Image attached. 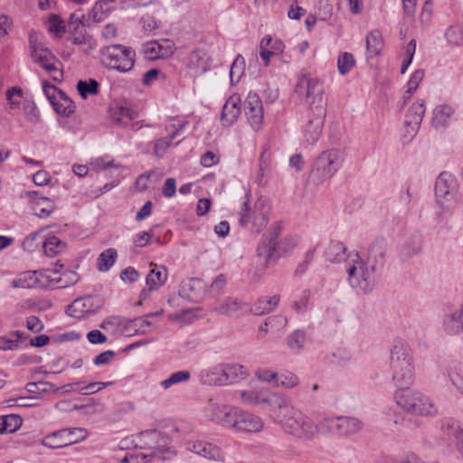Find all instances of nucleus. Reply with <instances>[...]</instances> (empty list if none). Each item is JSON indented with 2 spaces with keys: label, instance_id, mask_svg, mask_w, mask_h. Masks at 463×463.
<instances>
[{
  "label": "nucleus",
  "instance_id": "nucleus-1",
  "mask_svg": "<svg viewBox=\"0 0 463 463\" xmlns=\"http://www.w3.org/2000/svg\"><path fill=\"white\" fill-rule=\"evenodd\" d=\"M283 415H277L276 422L282 430L301 441H311L320 433V427L308 415L288 404Z\"/></svg>",
  "mask_w": 463,
  "mask_h": 463
},
{
  "label": "nucleus",
  "instance_id": "nucleus-2",
  "mask_svg": "<svg viewBox=\"0 0 463 463\" xmlns=\"http://www.w3.org/2000/svg\"><path fill=\"white\" fill-rule=\"evenodd\" d=\"M390 368L392 380L400 388H405L413 382L414 367L412 356L408 345L402 341H394L391 349Z\"/></svg>",
  "mask_w": 463,
  "mask_h": 463
},
{
  "label": "nucleus",
  "instance_id": "nucleus-3",
  "mask_svg": "<svg viewBox=\"0 0 463 463\" xmlns=\"http://www.w3.org/2000/svg\"><path fill=\"white\" fill-rule=\"evenodd\" d=\"M394 398L397 405L409 413L425 417H431L438 413L432 400L420 391L408 387L399 388Z\"/></svg>",
  "mask_w": 463,
  "mask_h": 463
},
{
  "label": "nucleus",
  "instance_id": "nucleus-4",
  "mask_svg": "<svg viewBox=\"0 0 463 463\" xmlns=\"http://www.w3.org/2000/svg\"><path fill=\"white\" fill-rule=\"evenodd\" d=\"M295 92L305 98L306 109L326 107L323 82L303 69L298 76Z\"/></svg>",
  "mask_w": 463,
  "mask_h": 463
},
{
  "label": "nucleus",
  "instance_id": "nucleus-5",
  "mask_svg": "<svg viewBox=\"0 0 463 463\" xmlns=\"http://www.w3.org/2000/svg\"><path fill=\"white\" fill-rule=\"evenodd\" d=\"M135 52L121 44L104 46L99 50L100 63L109 70L119 72L131 71L135 64Z\"/></svg>",
  "mask_w": 463,
  "mask_h": 463
},
{
  "label": "nucleus",
  "instance_id": "nucleus-6",
  "mask_svg": "<svg viewBox=\"0 0 463 463\" xmlns=\"http://www.w3.org/2000/svg\"><path fill=\"white\" fill-rule=\"evenodd\" d=\"M372 267L366 264L358 252H354L352 256V261L346 268L348 274V282L354 288L360 289L364 293L371 292L375 284L374 272Z\"/></svg>",
  "mask_w": 463,
  "mask_h": 463
},
{
  "label": "nucleus",
  "instance_id": "nucleus-7",
  "mask_svg": "<svg viewBox=\"0 0 463 463\" xmlns=\"http://www.w3.org/2000/svg\"><path fill=\"white\" fill-rule=\"evenodd\" d=\"M343 152L331 148L322 152L316 159L312 174L320 181L332 177L342 166Z\"/></svg>",
  "mask_w": 463,
  "mask_h": 463
},
{
  "label": "nucleus",
  "instance_id": "nucleus-8",
  "mask_svg": "<svg viewBox=\"0 0 463 463\" xmlns=\"http://www.w3.org/2000/svg\"><path fill=\"white\" fill-rule=\"evenodd\" d=\"M269 222V208L265 206L262 201H257L254 207L251 208L250 204L249 196L246 195V200L242 203L239 222L241 226H247L251 223L252 229L259 232L266 227Z\"/></svg>",
  "mask_w": 463,
  "mask_h": 463
},
{
  "label": "nucleus",
  "instance_id": "nucleus-9",
  "mask_svg": "<svg viewBox=\"0 0 463 463\" xmlns=\"http://www.w3.org/2000/svg\"><path fill=\"white\" fill-rule=\"evenodd\" d=\"M243 403L250 406L266 405L270 410H281L288 407V399L282 394L268 393L261 390L241 391L240 392Z\"/></svg>",
  "mask_w": 463,
  "mask_h": 463
},
{
  "label": "nucleus",
  "instance_id": "nucleus-10",
  "mask_svg": "<svg viewBox=\"0 0 463 463\" xmlns=\"http://www.w3.org/2000/svg\"><path fill=\"white\" fill-rule=\"evenodd\" d=\"M88 432L83 428L61 429L45 436L42 444L47 448L56 449L64 448L83 440Z\"/></svg>",
  "mask_w": 463,
  "mask_h": 463
},
{
  "label": "nucleus",
  "instance_id": "nucleus-11",
  "mask_svg": "<svg viewBox=\"0 0 463 463\" xmlns=\"http://www.w3.org/2000/svg\"><path fill=\"white\" fill-rule=\"evenodd\" d=\"M326 116V107L306 109L302 129L304 137L307 143L313 145L319 139Z\"/></svg>",
  "mask_w": 463,
  "mask_h": 463
},
{
  "label": "nucleus",
  "instance_id": "nucleus-12",
  "mask_svg": "<svg viewBox=\"0 0 463 463\" xmlns=\"http://www.w3.org/2000/svg\"><path fill=\"white\" fill-rule=\"evenodd\" d=\"M456 194L455 178L447 173H441L435 183V196L438 203L443 209H452L455 204Z\"/></svg>",
  "mask_w": 463,
  "mask_h": 463
},
{
  "label": "nucleus",
  "instance_id": "nucleus-13",
  "mask_svg": "<svg viewBox=\"0 0 463 463\" xmlns=\"http://www.w3.org/2000/svg\"><path fill=\"white\" fill-rule=\"evenodd\" d=\"M280 232V225L279 223H275L270 227L268 232L263 235L262 240L258 245L257 255L258 257L263 258L266 263L276 261L280 256L282 249L278 243V238ZM283 251L286 252L284 250Z\"/></svg>",
  "mask_w": 463,
  "mask_h": 463
},
{
  "label": "nucleus",
  "instance_id": "nucleus-14",
  "mask_svg": "<svg viewBox=\"0 0 463 463\" xmlns=\"http://www.w3.org/2000/svg\"><path fill=\"white\" fill-rule=\"evenodd\" d=\"M104 301L99 296H85L78 298L66 307V314L80 319L95 313L103 306Z\"/></svg>",
  "mask_w": 463,
  "mask_h": 463
},
{
  "label": "nucleus",
  "instance_id": "nucleus-15",
  "mask_svg": "<svg viewBox=\"0 0 463 463\" xmlns=\"http://www.w3.org/2000/svg\"><path fill=\"white\" fill-rule=\"evenodd\" d=\"M230 428L235 431L257 433L263 430L264 422L259 416L237 407Z\"/></svg>",
  "mask_w": 463,
  "mask_h": 463
},
{
  "label": "nucleus",
  "instance_id": "nucleus-16",
  "mask_svg": "<svg viewBox=\"0 0 463 463\" xmlns=\"http://www.w3.org/2000/svg\"><path fill=\"white\" fill-rule=\"evenodd\" d=\"M320 424H327L332 433L340 436L353 435L361 430L364 425L358 418L347 416L325 419Z\"/></svg>",
  "mask_w": 463,
  "mask_h": 463
},
{
  "label": "nucleus",
  "instance_id": "nucleus-17",
  "mask_svg": "<svg viewBox=\"0 0 463 463\" xmlns=\"http://www.w3.org/2000/svg\"><path fill=\"white\" fill-rule=\"evenodd\" d=\"M236 408L210 398L205 408V413L210 420L222 427L230 428Z\"/></svg>",
  "mask_w": 463,
  "mask_h": 463
},
{
  "label": "nucleus",
  "instance_id": "nucleus-18",
  "mask_svg": "<svg viewBox=\"0 0 463 463\" xmlns=\"http://www.w3.org/2000/svg\"><path fill=\"white\" fill-rule=\"evenodd\" d=\"M59 269L52 270L50 269L39 271H26L20 275V277L12 281L14 288H30L37 286L45 287L48 285L44 279L51 278L52 273H58Z\"/></svg>",
  "mask_w": 463,
  "mask_h": 463
},
{
  "label": "nucleus",
  "instance_id": "nucleus-19",
  "mask_svg": "<svg viewBox=\"0 0 463 463\" xmlns=\"http://www.w3.org/2000/svg\"><path fill=\"white\" fill-rule=\"evenodd\" d=\"M33 61L39 64L54 81H61L63 77L62 71L58 68L61 64L56 56L48 49L39 50V52L31 56Z\"/></svg>",
  "mask_w": 463,
  "mask_h": 463
},
{
  "label": "nucleus",
  "instance_id": "nucleus-20",
  "mask_svg": "<svg viewBox=\"0 0 463 463\" xmlns=\"http://www.w3.org/2000/svg\"><path fill=\"white\" fill-rule=\"evenodd\" d=\"M69 41L75 45L91 46V36L86 33L85 24L76 13L71 14L69 21Z\"/></svg>",
  "mask_w": 463,
  "mask_h": 463
},
{
  "label": "nucleus",
  "instance_id": "nucleus-21",
  "mask_svg": "<svg viewBox=\"0 0 463 463\" xmlns=\"http://www.w3.org/2000/svg\"><path fill=\"white\" fill-rule=\"evenodd\" d=\"M151 269L146 275V282L148 287L140 292V297L146 298L149 292L158 289L166 280L168 272L165 267L150 263Z\"/></svg>",
  "mask_w": 463,
  "mask_h": 463
},
{
  "label": "nucleus",
  "instance_id": "nucleus-22",
  "mask_svg": "<svg viewBox=\"0 0 463 463\" xmlns=\"http://www.w3.org/2000/svg\"><path fill=\"white\" fill-rule=\"evenodd\" d=\"M186 449L203 458L213 460H222L221 449L209 442L203 440H191L185 443Z\"/></svg>",
  "mask_w": 463,
  "mask_h": 463
},
{
  "label": "nucleus",
  "instance_id": "nucleus-23",
  "mask_svg": "<svg viewBox=\"0 0 463 463\" xmlns=\"http://www.w3.org/2000/svg\"><path fill=\"white\" fill-rule=\"evenodd\" d=\"M424 113V101H418L412 104V106L408 109L405 115L404 126L407 134L411 137H413L420 128V125L422 121Z\"/></svg>",
  "mask_w": 463,
  "mask_h": 463
},
{
  "label": "nucleus",
  "instance_id": "nucleus-24",
  "mask_svg": "<svg viewBox=\"0 0 463 463\" xmlns=\"http://www.w3.org/2000/svg\"><path fill=\"white\" fill-rule=\"evenodd\" d=\"M386 241L384 239H376L368 249L367 258L364 261L372 267V269L377 270L382 268L385 262Z\"/></svg>",
  "mask_w": 463,
  "mask_h": 463
},
{
  "label": "nucleus",
  "instance_id": "nucleus-25",
  "mask_svg": "<svg viewBox=\"0 0 463 463\" xmlns=\"http://www.w3.org/2000/svg\"><path fill=\"white\" fill-rule=\"evenodd\" d=\"M27 196L32 198L31 208L39 218L49 217L55 209V203L52 200L39 196L36 191L28 192Z\"/></svg>",
  "mask_w": 463,
  "mask_h": 463
},
{
  "label": "nucleus",
  "instance_id": "nucleus-26",
  "mask_svg": "<svg viewBox=\"0 0 463 463\" xmlns=\"http://www.w3.org/2000/svg\"><path fill=\"white\" fill-rule=\"evenodd\" d=\"M241 102L238 94H232L226 100L221 114V120L224 126H231L238 119L241 114Z\"/></svg>",
  "mask_w": 463,
  "mask_h": 463
},
{
  "label": "nucleus",
  "instance_id": "nucleus-27",
  "mask_svg": "<svg viewBox=\"0 0 463 463\" xmlns=\"http://www.w3.org/2000/svg\"><path fill=\"white\" fill-rule=\"evenodd\" d=\"M225 364H218L211 369L202 370L200 381L208 385H225Z\"/></svg>",
  "mask_w": 463,
  "mask_h": 463
},
{
  "label": "nucleus",
  "instance_id": "nucleus-28",
  "mask_svg": "<svg viewBox=\"0 0 463 463\" xmlns=\"http://www.w3.org/2000/svg\"><path fill=\"white\" fill-rule=\"evenodd\" d=\"M443 326L446 333L450 335H456L463 332V304L458 310L444 318Z\"/></svg>",
  "mask_w": 463,
  "mask_h": 463
},
{
  "label": "nucleus",
  "instance_id": "nucleus-29",
  "mask_svg": "<svg viewBox=\"0 0 463 463\" xmlns=\"http://www.w3.org/2000/svg\"><path fill=\"white\" fill-rule=\"evenodd\" d=\"M280 298L279 295H274L270 298H260L252 307L250 311L256 316H263L273 311L279 305Z\"/></svg>",
  "mask_w": 463,
  "mask_h": 463
},
{
  "label": "nucleus",
  "instance_id": "nucleus-30",
  "mask_svg": "<svg viewBox=\"0 0 463 463\" xmlns=\"http://www.w3.org/2000/svg\"><path fill=\"white\" fill-rule=\"evenodd\" d=\"M353 254L346 255V248L340 241H330L325 250V258L330 262H341L347 258L352 260Z\"/></svg>",
  "mask_w": 463,
  "mask_h": 463
},
{
  "label": "nucleus",
  "instance_id": "nucleus-31",
  "mask_svg": "<svg viewBox=\"0 0 463 463\" xmlns=\"http://www.w3.org/2000/svg\"><path fill=\"white\" fill-rule=\"evenodd\" d=\"M175 452L169 449H165V451L158 450L155 451L151 454H144V453H133L130 454V459L133 461L132 463H147L152 460L159 461V460H165L166 458H171L175 457Z\"/></svg>",
  "mask_w": 463,
  "mask_h": 463
},
{
  "label": "nucleus",
  "instance_id": "nucleus-32",
  "mask_svg": "<svg viewBox=\"0 0 463 463\" xmlns=\"http://www.w3.org/2000/svg\"><path fill=\"white\" fill-rule=\"evenodd\" d=\"M99 327L107 332L116 334L118 331H128V320L120 316H111L103 320Z\"/></svg>",
  "mask_w": 463,
  "mask_h": 463
},
{
  "label": "nucleus",
  "instance_id": "nucleus-33",
  "mask_svg": "<svg viewBox=\"0 0 463 463\" xmlns=\"http://www.w3.org/2000/svg\"><path fill=\"white\" fill-rule=\"evenodd\" d=\"M383 47L382 33L378 30L370 32L366 36V51L368 58L380 54Z\"/></svg>",
  "mask_w": 463,
  "mask_h": 463
},
{
  "label": "nucleus",
  "instance_id": "nucleus-34",
  "mask_svg": "<svg viewBox=\"0 0 463 463\" xmlns=\"http://www.w3.org/2000/svg\"><path fill=\"white\" fill-rule=\"evenodd\" d=\"M453 113V109L447 105H440L435 108L432 117V125L437 129H444Z\"/></svg>",
  "mask_w": 463,
  "mask_h": 463
},
{
  "label": "nucleus",
  "instance_id": "nucleus-35",
  "mask_svg": "<svg viewBox=\"0 0 463 463\" xmlns=\"http://www.w3.org/2000/svg\"><path fill=\"white\" fill-rule=\"evenodd\" d=\"M225 364V384L232 383L240 380H243L248 376L247 369L237 364Z\"/></svg>",
  "mask_w": 463,
  "mask_h": 463
},
{
  "label": "nucleus",
  "instance_id": "nucleus-36",
  "mask_svg": "<svg viewBox=\"0 0 463 463\" xmlns=\"http://www.w3.org/2000/svg\"><path fill=\"white\" fill-rule=\"evenodd\" d=\"M52 106L58 114L66 117L71 115L75 110L74 102L64 91L60 93V96H58V99Z\"/></svg>",
  "mask_w": 463,
  "mask_h": 463
},
{
  "label": "nucleus",
  "instance_id": "nucleus-37",
  "mask_svg": "<svg viewBox=\"0 0 463 463\" xmlns=\"http://www.w3.org/2000/svg\"><path fill=\"white\" fill-rule=\"evenodd\" d=\"M111 120L118 125L128 126L136 115L129 109L124 107H115L109 110Z\"/></svg>",
  "mask_w": 463,
  "mask_h": 463
},
{
  "label": "nucleus",
  "instance_id": "nucleus-38",
  "mask_svg": "<svg viewBox=\"0 0 463 463\" xmlns=\"http://www.w3.org/2000/svg\"><path fill=\"white\" fill-rule=\"evenodd\" d=\"M243 302L238 300L237 298H227L225 301L214 307V310L217 313L233 317L237 316L238 312L242 308Z\"/></svg>",
  "mask_w": 463,
  "mask_h": 463
},
{
  "label": "nucleus",
  "instance_id": "nucleus-39",
  "mask_svg": "<svg viewBox=\"0 0 463 463\" xmlns=\"http://www.w3.org/2000/svg\"><path fill=\"white\" fill-rule=\"evenodd\" d=\"M65 245L58 237L51 236L43 243V249L46 256L54 257L65 250Z\"/></svg>",
  "mask_w": 463,
  "mask_h": 463
},
{
  "label": "nucleus",
  "instance_id": "nucleus-40",
  "mask_svg": "<svg viewBox=\"0 0 463 463\" xmlns=\"http://www.w3.org/2000/svg\"><path fill=\"white\" fill-rule=\"evenodd\" d=\"M118 252L115 249L109 248L102 251L98 258V269L99 271H108L115 263Z\"/></svg>",
  "mask_w": 463,
  "mask_h": 463
},
{
  "label": "nucleus",
  "instance_id": "nucleus-41",
  "mask_svg": "<svg viewBox=\"0 0 463 463\" xmlns=\"http://www.w3.org/2000/svg\"><path fill=\"white\" fill-rule=\"evenodd\" d=\"M99 84L94 79L89 80H79L77 82V90L80 97L84 99L90 95H96L99 92Z\"/></svg>",
  "mask_w": 463,
  "mask_h": 463
},
{
  "label": "nucleus",
  "instance_id": "nucleus-42",
  "mask_svg": "<svg viewBox=\"0 0 463 463\" xmlns=\"http://www.w3.org/2000/svg\"><path fill=\"white\" fill-rule=\"evenodd\" d=\"M186 124V122L180 124L178 128L174 131L169 137H162L156 142L154 150L157 156L161 157L165 154L166 150L171 146L172 140L179 134L180 130H182Z\"/></svg>",
  "mask_w": 463,
  "mask_h": 463
},
{
  "label": "nucleus",
  "instance_id": "nucleus-43",
  "mask_svg": "<svg viewBox=\"0 0 463 463\" xmlns=\"http://www.w3.org/2000/svg\"><path fill=\"white\" fill-rule=\"evenodd\" d=\"M23 419L19 415L9 414L1 418V428L3 433H14L22 425Z\"/></svg>",
  "mask_w": 463,
  "mask_h": 463
},
{
  "label": "nucleus",
  "instance_id": "nucleus-44",
  "mask_svg": "<svg viewBox=\"0 0 463 463\" xmlns=\"http://www.w3.org/2000/svg\"><path fill=\"white\" fill-rule=\"evenodd\" d=\"M11 335L14 338L0 336V350L13 351L19 348L20 342L24 339V334L20 331H14Z\"/></svg>",
  "mask_w": 463,
  "mask_h": 463
},
{
  "label": "nucleus",
  "instance_id": "nucleus-45",
  "mask_svg": "<svg viewBox=\"0 0 463 463\" xmlns=\"http://www.w3.org/2000/svg\"><path fill=\"white\" fill-rule=\"evenodd\" d=\"M355 65V59L350 52H341L337 59V70L339 74H347Z\"/></svg>",
  "mask_w": 463,
  "mask_h": 463
},
{
  "label": "nucleus",
  "instance_id": "nucleus-46",
  "mask_svg": "<svg viewBox=\"0 0 463 463\" xmlns=\"http://www.w3.org/2000/svg\"><path fill=\"white\" fill-rule=\"evenodd\" d=\"M449 376L453 385L463 393V364L453 363L449 367Z\"/></svg>",
  "mask_w": 463,
  "mask_h": 463
},
{
  "label": "nucleus",
  "instance_id": "nucleus-47",
  "mask_svg": "<svg viewBox=\"0 0 463 463\" xmlns=\"http://www.w3.org/2000/svg\"><path fill=\"white\" fill-rule=\"evenodd\" d=\"M111 9V6H106L99 0L89 13V19L94 23H100L109 14Z\"/></svg>",
  "mask_w": 463,
  "mask_h": 463
},
{
  "label": "nucleus",
  "instance_id": "nucleus-48",
  "mask_svg": "<svg viewBox=\"0 0 463 463\" xmlns=\"http://www.w3.org/2000/svg\"><path fill=\"white\" fill-rule=\"evenodd\" d=\"M189 64L199 71H205L207 70L205 52L203 50L192 52L189 56Z\"/></svg>",
  "mask_w": 463,
  "mask_h": 463
},
{
  "label": "nucleus",
  "instance_id": "nucleus-49",
  "mask_svg": "<svg viewBox=\"0 0 463 463\" xmlns=\"http://www.w3.org/2000/svg\"><path fill=\"white\" fill-rule=\"evenodd\" d=\"M248 121L254 130H259L262 127L263 122V106L257 107L245 111Z\"/></svg>",
  "mask_w": 463,
  "mask_h": 463
},
{
  "label": "nucleus",
  "instance_id": "nucleus-50",
  "mask_svg": "<svg viewBox=\"0 0 463 463\" xmlns=\"http://www.w3.org/2000/svg\"><path fill=\"white\" fill-rule=\"evenodd\" d=\"M190 373L188 371H178L172 373L168 378L163 380L160 384L164 389H168L174 384L188 381Z\"/></svg>",
  "mask_w": 463,
  "mask_h": 463
},
{
  "label": "nucleus",
  "instance_id": "nucleus-51",
  "mask_svg": "<svg viewBox=\"0 0 463 463\" xmlns=\"http://www.w3.org/2000/svg\"><path fill=\"white\" fill-rule=\"evenodd\" d=\"M48 30L61 37L66 31L63 20L58 14H51L48 20Z\"/></svg>",
  "mask_w": 463,
  "mask_h": 463
},
{
  "label": "nucleus",
  "instance_id": "nucleus-52",
  "mask_svg": "<svg viewBox=\"0 0 463 463\" xmlns=\"http://www.w3.org/2000/svg\"><path fill=\"white\" fill-rule=\"evenodd\" d=\"M305 340V333L296 330L288 337V345L292 351L298 352L303 347Z\"/></svg>",
  "mask_w": 463,
  "mask_h": 463
},
{
  "label": "nucleus",
  "instance_id": "nucleus-53",
  "mask_svg": "<svg viewBox=\"0 0 463 463\" xmlns=\"http://www.w3.org/2000/svg\"><path fill=\"white\" fill-rule=\"evenodd\" d=\"M244 68V59L241 55H238L236 59L233 61L231 70H230V78L232 83L238 82L243 74Z\"/></svg>",
  "mask_w": 463,
  "mask_h": 463
},
{
  "label": "nucleus",
  "instance_id": "nucleus-54",
  "mask_svg": "<svg viewBox=\"0 0 463 463\" xmlns=\"http://www.w3.org/2000/svg\"><path fill=\"white\" fill-rule=\"evenodd\" d=\"M23 97V90L19 87H12L6 91V99L10 105L11 109H17L21 104Z\"/></svg>",
  "mask_w": 463,
  "mask_h": 463
},
{
  "label": "nucleus",
  "instance_id": "nucleus-55",
  "mask_svg": "<svg viewBox=\"0 0 463 463\" xmlns=\"http://www.w3.org/2000/svg\"><path fill=\"white\" fill-rule=\"evenodd\" d=\"M298 383V378L291 372H282L279 373V381L277 386H282L287 389L293 388Z\"/></svg>",
  "mask_w": 463,
  "mask_h": 463
},
{
  "label": "nucleus",
  "instance_id": "nucleus-56",
  "mask_svg": "<svg viewBox=\"0 0 463 463\" xmlns=\"http://www.w3.org/2000/svg\"><path fill=\"white\" fill-rule=\"evenodd\" d=\"M448 42L453 45L463 43V29L459 26H450L445 33Z\"/></svg>",
  "mask_w": 463,
  "mask_h": 463
},
{
  "label": "nucleus",
  "instance_id": "nucleus-57",
  "mask_svg": "<svg viewBox=\"0 0 463 463\" xmlns=\"http://www.w3.org/2000/svg\"><path fill=\"white\" fill-rule=\"evenodd\" d=\"M142 52L147 60L154 61L159 59L160 44L156 41L148 42L143 45Z\"/></svg>",
  "mask_w": 463,
  "mask_h": 463
},
{
  "label": "nucleus",
  "instance_id": "nucleus-58",
  "mask_svg": "<svg viewBox=\"0 0 463 463\" xmlns=\"http://www.w3.org/2000/svg\"><path fill=\"white\" fill-rule=\"evenodd\" d=\"M79 279V277L76 272L67 270L62 273L61 277L59 279H54L53 280H56L57 283H59L60 288H66L70 285H74Z\"/></svg>",
  "mask_w": 463,
  "mask_h": 463
},
{
  "label": "nucleus",
  "instance_id": "nucleus-59",
  "mask_svg": "<svg viewBox=\"0 0 463 463\" xmlns=\"http://www.w3.org/2000/svg\"><path fill=\"white\" fill-rule=\"evenodd\" d=\"M416 51V41L414 39L411 40L406 47V57L403 60L401 68V73L403 74L407 71L408 67L412 61L414 53Z\"/></svg>",
  "mask_w": 463,
  "mask_h": 463
},
{
  "label": "nucleus",
  "instance_id": "nucleus-60",
  "mask_svg": "<svg viewBox=\"0 0 463 463\" xmlns=\"http://www.w3.org/2000/svg\"><path fill=\"white\" fill-rule=\"evenodd\" d=\"M226 277L223 274H219L209 288L210 293L214 296L222 294L226 287Z\"/></svg>",
  "mask_w": 463,
  "mask_h": 463
},
{
  "label": "nucleus",
  "instance_id": "nucleus-61",
  "mask_svg": "<svg viewBox=\"0 0 463 463\" xmlns=\"http://www.w3.org/2000/svg\"><path fill=\"white\" fill-rule=\"evenodd\" d=\"M43 90L52 105L54 103V101H56L58 96H60V93L63 92L46 80H43Z\"/></svg>",
  "mask_w": 463,
  "mask_h": 463
},
{
  "label": "nucleus",
  "instance_id": "nucleus-62",
  "mask_svg": "<svg viewBox=\"0 0 463 463\" xmlns=\"http://www.w3.org/2000/svg\"><path fill=\"white\" fill-rule=\"evenodd\" d=\"M424 77V71L423 70H416L412 75L411 76L409 81H408V90L407 92L411 94L413 93L419 87L420 83L421 82L422 79Z\"/></svg>",
  "mask_w": 463,
  "mask_h": 463
},
{
  "label": "nucleus",
  "instance_id": "nucleus-63",
  "mask_svg": "<svg viewBox=\"0 0 463 463\" xmlns=\"http://www.w3.org/2000/svg\"><path fill=\"white\" fill-rule=\"evenodd\" d=\"M52 387L53 384L48 382L28 383L25 386L26 390L31 393L46 392Z\"/></svg>",
  "mask_w": 463,
  "mask_h": 463
},
{
  "label": "nucleus",
  "instance_id": "nucleus-64",
  "mask_svg": "<svg viewBox=\"0 0 463 463\" xmlns=\"http://www.w3.org/2000/svg\"><path fill=\"white\" fill-rule=\"evenodd\" d=\"M29 48L31 56L36 55L39 50H43L46 47L40 42L38 34L35 32H31L29 34Z\"/></svg>",
  "mask_w": 463,
  "mask_h": 463
}]
</instances>
